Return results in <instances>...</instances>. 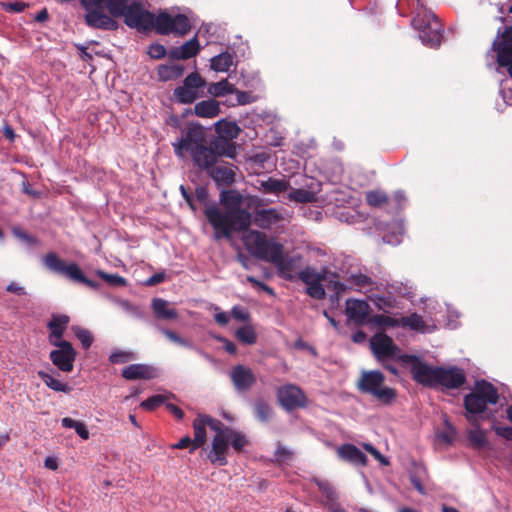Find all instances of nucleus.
Returning <instances> with one entry per match:
<instances>
[{
	"mask_svg": "<svg viewBox=\"0 0 512 512\" xmlns=\"http://www.w3.org/2000/svg\"><path fill=\"white\" fill-rule=\"evenodd\" d=\"M215 130L218 136L207 140L200 125H189L185 135L173 144L175 154L183 157L184 152H189L194 164L199 168H209L221 156L234 158L236 147L231 140L239 134L238 125L235 122L220 120L215 124Z\"/></svg>",
	"mask_w": 512,
	"mask_h": 512,
	"instance_id": "f257e3e1",
	"label": "nucleus"
},
{
	"mask_svg": "<svg viewBox=\"0 0 512 512\" xmlns=\"http://www.w3.org/2000/svg\"><path fill=\"white\" fill-rule=\"evenodd\" d=\"M220 202L225 211H221L216 205L207 206L204 210L205 217L214 229V238L230 239L234 232L249 230L252 223L251 213L242 208L243 196L236 190H224L220 194Z\"/></svg>",
	"mask_w": 512,
	"mask_h": 512,
	"instance_id": "f03ea898",
	"label": "nucleus"
},
{
	"mask_svg": "<svg viewBox=\"0 0 512 512\" xmlns=\"http://www.w3.org/2000/svg\"><path fill=\"white\" fill-rule=\"evenodd\" d=\"M243 243L249 253L257 259L273 264L279 275L288 281L297 280L300 256H284L283 244L268 238L258 230H250L243 235Z\"/></svg>",
	"mask_w": 512,
	"mask_h": 512,
	"instance_id": "7ed1b4c3",
	"label": "nucleus"
},
{
	"mask_svg": "<svg viewBox=\"0 0 512 512\" xmlns=\"http://www.w3.org/2000/svg\"><path fill=\"white\" fill-rule=\"evenodd\" d=\"M498 401L499 393L492 383L486 380L476 381L474 390L464 397L466 419L470 423L475 422L476 415L483 414L488 405H495Z\"/></svg>",
	"mask_w": 512,
	"mask_h": 512,
	"instance_id": "20e7f679",
	"label": "nucleus"
},
{
	"mask_svg": "<svg viewBox=\"0 0 512 512\" xmlns=\"http://www.w3.org/2000/svg\"><path fill=\"white\" fill-rule=\"evenodd\" d=\"M385 375L379 370H363L356 382L359 392L371 395L384 405L392 404L397 398V391L385 385Z\"/></svg>",
	"mask_w": 512,
	"mask_h": 512,
	"instance_id": "39448f33",
	"label": "nucleus"
},
{
	"mask_svg": "<svg viewBox=\"0 0 512 512\" xmlns=\"http://www.w3.org/2000/svg\"><path fill=\"white\" fill-rule=\"evenodd\" d=\"M412 24L419 31V37L425 45L431 48L441 45L443 25L433 12L425 10L418 13L413 17Z\"/></svg>",
	"mask_w": 512,
	"mask_h": 512,
	"instance_id": "423d86ee",
	"label": "nucleus"
},
{
	"mask_svg": "<svg viewBox=\"0 0 512 512\" xmlns=\"http://www.w3.org/2000/svg\"><path fill=\"white\" fill-rule=\"evenodd\" d=\"M43 264L51 272L62 275L71 281L84 284L95 290L100 287V283L84 275L77 263H66L55 252L47 253L43 258Z\"/></svg>",
	"mask_w": 512,
	"mask_h": 512,
	"instance_id": "0eeeda50",
	"label": "nucleus"
},
{
	"mask_svg": "<svg viewBox=\"0 0 512 512\" xmlns=\"http://www.w3.org/2000/svg\"><path fill=\"white\" fill-rule=\"evenodd\" d=\"M328 275L337 278V273L332 272L328 267H323L320 271H317L312 266H306L298 271L297 279L306 284L308 296L316 300H323L326 297V291L322 282L328 280Z\"/></svg>",
	"mask_w": 512,
	"mask_h": 512,
	"instance_id": "6e6552de",
	"label": "nucleus"
},
{
	"mask_svg": "<svg viewBox=\"0 0 512 512\" xmlns=\"http://www.w3.org/2000/svg\"><path fill=\"white\" fill-rule=\"evenodd\" d=\"M153 29L159 35L174 34L184 36L190 32L191 23L184 14L171 16L167 12H161L157 16L153 14L151 30Z\"/></svg>",
	"mask_w": 512,
	"mask_h": 512,
	"instance_id": "1a4fd4ad",
	"label": "nucleus"
},
{
	"mask_svg": "<svg viewBox=\"0 0 512 512\" xmlns=\"http://www.w3.org/2000/svg\"><path fill=\"white\" fill-rule=\"evenodd\" d=\"M403 365H409L413 379L427 387H435L438 366H429L415 355L402 354L398 357Z\"/></svg>",
	"mask_w": 512,
	"mask_h": 512,
	"instance_id": "9d476101",
	"label": "nucleus"
},
{
	"mask_svg": "<svg viewBox=\"0 0 512 512\" xmlns=\"http://www.w3.org/2000/svg\"><path fill=\"white\" fill-rule=\"evenodd\" d=\"M206 85L198 72L190 73L173 91L174 100L180 104H191L200 97L199 89Z\"/></svg>",
	"mask_w": 512,
	"mask_h": 512,
	"instance_id": "9b49d317",
	"label": "nucleus"
},
{
	"mask_svg": "<svg viewBox=\"0 0 512 512\" xmlns=\"http://www.w3.org/2000/svg\"><path fill=\"white\" fill-rule=\"evenodd\" d=\"M492 50L497 54V63L506 67L512 77V25L503 31L497 32V37L492 43Z\"/></svg>",
	"mask_w": 512,
	"mask_h": 512,
	"instance_id": "f8f14e48",
	"label": "nucleus"
},
{
	"mask_svg": "<svg viewBox=\"0 0 512 512\" xmlns=\"http://www.w3.org/2000/svg\"><path fill=\"white\" fill-rule=\"evenodd\" d=\"M56 349L51 350L49 359L59 371L70 373L74 369V362L77 357V351L69 341L55 343Z\"/></svg>",
	"mask_w": 512,
	"mask_h": 512,
	"instance_id": "ddd939ff",
	"label": "nucleus"
},
{
	"mask_svg": "<svg viewBox=\"0 0 512 512\" xmlns=\"http://www.w3.org/2000/svg\"><path fill=\"white\" fill-rule=\"evenodd\" d=\"M124 23L138 31H151L153 13L144 9L140 1H132L123 16Z\"/></svg>",
	"mask_w": 512,
	"mask_h": 512,
	"instance_id": "4468645a",
	"label": "nucleus"
},
{
	"mask_svg": "<svg viewBox=\"0 0 512 512\" xmlns=\"http://www.w3.org/2000/svg\"><path fill=\"white\" fill-rule=\"evenodd\" d=\"M277 400L287 411L304 408L307 405V397L305 393L300 387L294 384H287L278 388Z\"/></svg>",
	"mask_w": 512,
	"mask_h": 512,
	"instance_id": "2eb2a0df",
	"label": "nucleus"
},
{
	"mask_svg": "<svg viewBox=\"0 0 512 512\" xmlns=\"http://www.w3.org/2000/svg\"><path fill=\"white\" fill-rule=\"evenodd\" d=\"M466 381L467 378L463 369L457 366L449 368L439 367L435 387L441 386L446 389H459Z\"/></svg>",
	"mask_w": 512,
	"mask_h": 512,
	"instance_id": "dca6fc26",
	"label": "nucleus"
},
{
	"mask_svg": "<svg viewBox=\"0 0 512 512\" xmlns=\"http://www.w3.org/2000/svg\"><path fill=\"white\" fill-rule=\"evenodd\" d=\"M370 346L379 361L392 358L396 356L399 351L398 346L394 343L393 339L383 332L376 333L370 339Z\"/></svg>",
	"mask_w": 512,
	"mask_h": 512,
	"instance_id": "f3484780",
	"label": "nucleus"
},
{
	"mask_svg": "<svg viewBox=\"0 0 512 512\" xmlns=\"http://www.w3.org/2000/svg\"><path fill=\"white\" fill-rule=\"evenodd\" d=\"M370 306L365 300L347 299L345 314L357 326L370 323Z\"/></svg>",
	"mask_w": 512,
	"mask_h": 512,
	"instance_id": "a211bd4d",
	"label": "nucleus"
},
{
	"mask_svg": "<svg viewBox=\"0 0 512 512\" xmlns=\"http://www.w3.org/2000/svg\"><path fill=\"white\" fill-rule=\"evenodd\" d=\"M231 381L237 391H248L256 383V377L251 368L242 364L233 367L230 373Z\"/></svg>",
	"mask_w": 512,
	"mask_h": 512,
	"instance_id": "6ab92c4d",
	"label": "nucleus"
},
{
	"mask_svg": "<svg viewBox=\"0 0 512 512\" xmlns=\"http://www.w3.org/2000/svg\"><path fill=\"white\" fill-rule=\"evenodd\" d=\"M229 452V441L227 436L214 435L212 439V446L207 454V458L211 464L216 466L227 465V454Z\"/></svg>",
	"mask_w": 512,
	"mask_h": 512,
	"instance_id": "aec40b11",
	"label": "nucleus"
},
{
	"mask_svg": "<svg viewBox=\"0 0 512 512\" xmlns=\"http://www.w3.org/2000/svg\"><path fill=\"white\" fill-rule=\"evenodd\" d=\"M69 323L70 317L66 314H53L51 316V319L47 323V329L49 331L48 342L50 345L64 341L62 337Z\"/></svg>",
	"mask_w": 512,
	"mask_h": 512,
	"instance_id": "412c9836",
	"label": "nucleus"
},
{
	"mask_svg": "<svg viewBox=\"0 0 512 512\" xmlns=\"http://www.w3.org/2000/svg\"><path fill=\"white\" fill-rule=\"evenodd\" d=\"M218 160L209 168H201L206 170L209 176L217 183L218 186H230L235 182V171L233 166L216 165Z\"/></svg>",
	"mask_w": 512,
	"mask_h": 512,
	"instance_id": "4be33fe9",
	"label": "nucleus"
},
{
	"mask_svg": "<svg viewBox=\"0 0 512 512\" xmlns=\"http://www.w3.org/2000/svg\"><path fill=\"white\" fill-rule=\"evenodd\" d=\"M121 375L126 380H150L157 376V371L147 364H131L122 370Z\"/></svg>",
	"mask_w": 512,
	"mask_h": 512,
	"instance_id": "5701e85b",
	"label": "nucleus"
},
{
	"mask_svg": "<svg viewBox=\"0 0 512 512\" xmlns=\"http://www.w3.org/2000/svg\"><path fill=\"white\" fill-rule=\"evenodd\" d=\"M284 218L275 208L256 210L252 222L261 229H270Z\"/></svg>",
	"mask_w": 512,
	"mask_h": 512,
	"instance_id": "b1692460",
	"label": "nucleus"
},
{
	"mask_svg": "<svg viewBox=\"0 0 512 512\" xmlns=\"http://www.w3.org/2000/svg\"><path fill=\"white\" fill-rule=\"evenodd\" d=\"M85 21L88 26L97 29L116 30L118 28L117 21L98 9L89 11L85 15Z\"/></svg>",
	"mask_w": 512,
	"mask_h": 512,
	"instance_id": "393cba45",
	"label": "nucleus"
},
{
	"mask_svg": "<svg viewBox=\"0 0 512 512\" xmlns=\"http://www.w3.org/2000/svg\"><path fill=\"white\" fill-rule=\"evenodd\" d=\"M200 51V44L197 36H194L190 40L186 41L180 47L171 49L168 52V56L174 60H187L196 56Z\"/></svg>",
	"mask_w": 512,
	"mask_h": 512,
	"instance_id": "a878e982",
	"label": "nucleus"
},
{
	"mask_svg": "<svg viewBox=\"0 0 512 512\" xmlns=\"http://www.w3.org/2000/svg\"><path fill=\"white\" fill-rule=\"evenodd\" d=\"M337 455L340 459L354 465L365 466L367 464V456L353 444L346 443L338 447Z\"/></svg>",
	"mask_w": 512,
	"mask_h": 512,
	"instance_id": "bb28decb",
	"label": "nucleus"
},
{
	"mask_svg": "<svg viewBox=\"0 0 512 512\" xmlns=\"http://www.w3.org/2000/svg\"><path fill=\"white\" fill-rule=\"evenodd\" d=\"M194 113L201 118H214L220 113V105L214 99L203 100L196 103Z\"/></svg>",
	"mask_w": 512,
	"mask_h": 512,
	"instance_id": "cd10ccee",
	"label": "nucleus"
},
{
	"mask_svg": "<svg viewBox=\"0 0 512 512\" xmlns=\"http://www.w3.org/2000/svg\"><path fill=\"white\" fill-rule=\"evenodd\" d=\"M152 309L158 319L173 320L178 317L176 309L170 308L169 303L161 298L153 299Z\"/></svg>",
	"mask_w": 512,
	"mask_h": 512,
	"instance_id": "c85d7f7f",
	"label": "nucleus"
},
{
	"mask_svg": "<svg viewBox=\"0 0 512 512\" xmlns=\"http://www.w3.org/2000/svg\"><path fill=\"white\" fill-rule=\"evenodd\" d=\"M289 183L286 180L269 177L267 180L260 181L259 189L267 194H281L288 190Z\"/></svg>",
	"mask_w": 512,
	"mask_h": 512,
	"instance_id": "c756f323",
	"label": "nucleus"
},
{
	"mask_svg": "<svg viewBox=\"0 0 512 512\" xmlns=\"http://www.w3.org/2000/svg\"><path fill=\"white\" fill-rule=\"evenodd\" d=\"M206 422L204 419V415H198L193 421V430H194V438H193V448H201L206 444L207 434H206Z\"/></svg>",
	"mask_w": 512,
	"mask_h": 512,
	"instance_id": "7c9ffc66",
	"label": "nucleus"
},
{
	"mask_svg": "<svg viewBox=\"0 0 512 512\" xmlns=\"http://www.w3.org/2000/svg\"><path fill=\"white\" fill-rule=\"evenodd\" d=\"M184 66L181 64H163L158 67V77L161 81H169L180 78L184 73Z\"/></svg>",
	"mask_w": 512,
	"mask_h": 512,
	"instance_id": "2f4dec72",
	"label": "nucleus"
},
{
	"mask_svg": "<svg viewBox=\"0 0 512 512\" xmlns=\"http://www.w3.org/2000/svg\"><path fill=\"white\" fill-rule=\"evenodd\" d=\"M38 376L45 383V385L53 391L64 393H70L72 391V388L67 383H63L57 380L47 372L38 371Z\"/></svg>",
	"mask_w": 512,
	"mask_h": 512,
	"instance_id": "473e14b6",
	"label": "nucleus"
},
{
	"mask_svg": "<svg viewBox=\"0 0 512 512\" xmlns=\"http://www.w3.org/2000/svg\"><path fill=\"white\" fill-rule=\"evenodd\" d=\"M472 424L475 427L468 431L467 438L474 448H483L487 444L486 432L480 428L477 420Z\"/></svg>",
	"mask_w": 512,
	"mask_h": 512,
	"instance_id": "72a5a7b5",
	"label": "nucleus"
},
{
	"mask_svg": "<svg viewBox=\"0 0 512 512\" xmlns=\"http://www.w3.org/2000/svg\"><path fill=\"white\" fill-rule=\"evenodd\" d=\"M233 64V56L229 52H223L211 59V68L217 72H227Z\"/></svg>",
	"mask_w": 512,
	"mask_h": 512,
	"instance_id": "f704fd0d",
	"label": "nucleus"
},
{
	"mask_svg": "<svg viewBox=\"0 0 512 512\" xmlns=\"http://www.w3.org/2000/svg\"><path fill=\"white\" fill-rule=\"evenodd\" d=\"M235 91L234 85L229 83L226 79L211 83L208 87V93L214 97H222L227 94H232Z\"/></svg>",
	"mask_w": 512,
	"mask_h": 512,
	"instance_id": "c9c22d12",
	"label": "nucleus"
},
{
	"mask_svg": "<svg viewBox=\"0 0 512 512\" xmlns=\"http://www.w3.org/2000/svg\"><path fill=\"white\" fill-rule=\"evenodd\" d=\"M400 327H408L411 330L423 332L426 328V323L422 316L417 313H412L409 316L400 318Z\"/></svg>",
	"mask_w": 512,
	"mask_h": 512,
	"instance_id": "e433bc0d",
	"label": "nucleus"
},
{
	"mask_svg": "<svg viewBox=\"0 0 512 512\" xmlns=\"http://www.w3.org/2000/svg\"><path fill=\"white\" fill-rule=\"evenodd\" d=\"M129 0H106V8L112 17H123L129 8Z\"/></svg>",
	"mask_w": 512,
	"mask_h": 512,
	"instance_id": "4c0bfd02",
	"label": "nucleus"
},
{
	"mask_svg": "<svg viewBox=\"0 0 512 512\" xmlns=\"http://www.w3.org/2000/svg\"><path fill=\"white\" fill-rule=\"evenodd\" d=\"M370 324L380 328L400 327V319H396L384 314H375L370 317Z\"/></svg>",
	"mask_w": 512,
	"mask_h": 512,
	"instance_id": "58836bf2",
	"label": "nucleus"
},
{
	"mask_svg": "<svg viewBox=\"0 0 512 512\" xmlns=\"http://www.w3.org/2000/svg\"><path fill=\"white\" fill-rule=\"evenodd\" d=\"M228 431V435H227V438H228V441H229V444H231L232 448L240 453L243 451L244 447L248 444V440L246 438V436L239 432V431H235L233 429L231 430H227Z\"/></svg>",
	"mask_w": 512,
	"mask_h": 512,
	"instance_id": "ea45409f",
	"label": "nucleus"
},
{
	"mask_svg": "<svg viewBox=\"0 0 512 512\" xmlns=\"http://www.w3.org/2000/svg\"><path fill=\"white\" fill-rule=\"evenodd\" d=\"M366 202L371 207H382L389 202L385 192L380 190L368 191L365 195Z\"/></svg>",
	"mask_w": 512,
	"mask_h": 512,
	"instance_id": "a19ab883",
	"label": "nucleus"
},
{
	"mask_svg": "<svg viewBox=\"0 0 512 512\" xmlns=\"http://www.w3.org/2000/svg\"><path fill=\"white\" fill-rule=\"evenodd\" d=\"M254 409L257 418L262 422H268L273 416L271 406L263 399L257 400Z\"/></svg>",
	"mask_w": 512,
	"mask_h": 512,
	"instance_id": "79ce46f5",
	"label": "nucleus"
},
{
	"mask_svg": "<svg viewBox=\"0 0 512 512\" xmlns=\"http://www.w3.org/2000/svg\"><path fill=\"white\" fill-rule=\"evenodd\" d=\"M236 337L244 344L252 345L257 341V335L254 328L250 325L240 327L236 331Z\"/></svg>",
	"mask_w": 512,
	"mask_h": 512,
	"instance_id": "37998d69",
	"label": "nucleus"
},
{
	"mask_svg": "<svg viewBox=\"0 0 512 512\" xmlns=\"http://www.w3.org/2000/svg\"><path fill=\"white\" fill-rule=\"evenodd\" d=\"M373 301L377 309L384 312H388L390 309L397 307V301L392 296L377 295Z\"/></svg>",
	"mask_w": 512,
	"mask_h": 512,
	"instance_id": "c03bdc74",
	"label": "nucleus"
},
{
	"mask_svg": "<svg viewBox=\"0 0 512 512\" xmlns=\"http://www.w3.org/2000/svg\"><path fill=\"white\" fill-rule=\"evenodd\" d=\"M348 281L354 285L357 286L359 289L369 288L372 289L374 285V281L371 277L358 273V274H351L348 278Z\"/></svg>",
	"mask_w": 512,
	"mask_h": 512,
	"instance_id": "a18cd8bd",
	"label": "nucleus"
},
{
	"mask_svg": "<svg viewBox=\"0 0 512 512\" xmlns=\"http://www.w3.org/2000/svg\"><path fill=\"white\" fill-rule=\"evenodd\" d=\"M204 419L206 425L210 427L211 430L215 431V435H222L224 437L228 435L227 430H231L230 427L224 425L220 420L212 418L208 415H204Z\"/></svg>",
	"mask_w": 512,
	"mask_h": 512,
	"instance_id": "49530a36",
	"label": "nucleus"
},
{
	"mask_svg": "<svg viewBox=\"0 0 512 512\" xmlns=\"http://www.w3.org/2000/svg\"><path fill=\"white\" fill-rule=\"evenodd\" d=\"M72 329L77 339L81 342L82 347L84 349H89L94 340L91 332L81 327H73Z\"/></svg>",
	"mask_w": 512,
	"mask_h": 512,
	"instance_id": "de8ad7c7",
	"label": "nucleus"
},
{
	"mask_svg": "<svg viewBox=\"0 0 512 512\" xmlns=\"http://www.w3.org/2000/svg\"><path fill=\"white\" fill-rule=\"evenodd\" d=\"M167 399H168V396H166V395H161V394L153 395V396L147 398L146 400H144L141 403V407L148 411H153V410L157 409L158 407H160L162 404H164Z\"/></svg>",
	"mask_w": 512,
	"mask_h": 512,
	"instance_id": "09e8293b",
	"label": "nucleus"
},
{
	"mask_svg": "<svg viewBox=\"0 0 512 512\" xmlns=\"http://www.w3.org/2000/svg\"><path fill=\"white\" fill-rule=\"evenodd\" d=\"M96 274L111 286L120 287L126 285V279L118 274H108L102 270H98Z\"/></svg>",
	"mask_w": 512,
	"mask_h": 512,
	"instance_id": "8fccbe9b",
	"label": "nucleus"
},
{
	"mask_svg": "<svg viewBox=\"0 0 512 512\" xmlns=\"http://www.w3.org/2000/svg\"><path fill=\"white\" fill-rule=\"evenodd\" d=\"M445 424L446 429L437 433V439L440 442L450 445L454 441L456 430L447 420L445 421Z\"/></svg>",
	"mask_w": 512,
	"mask_h": 512,
	"instance_id": "3c124183",
	"label": "nucleus"
},
{
	"mask_svg": "<svg viewBox=\"0 0 512 512\" xmlns=\"http://www.w3.org/2000/svg\"><path fill=\"white\" fill-rule=\"evenodd\" d=\"M291 199L295 200L296 202L300 203H309L315 200L314 193L305 190V189H295L290 194Z\"/></svg>",
	"mask_w": 512,
	"mask_h": 512,
	"instance_id": "603ef678",
	"label": "nucleus"
},
{
	"mask_svg": "<svg viewBox=\"0 0 512 512\" xmlns=\"http://www.w3.org/2000/svg\"><path fill=\"white\" fill-rule=\"evenodd\" d=\"M134 354L129 351L118 350L109 356V361L113 364L126 363L134 359Z\"/></svg>",
	"mask_w": 512,
	"mask_h": 512,
	"instance_id": "864d4df0",
	"label": "nucleus"
},
{
	"mask_svg": "<svg viewBox=\"0 0 512 512\" xmlns=\"http://www.w3.org/2000/svg\"><path fill=\"white\" fill-rule=\"evenodd\" d=\"M327 283L328 289L333 290L336 294H340L345 292L347 287L344 283L339 281V275L337 274V278H332L331 275H328V280H324Z\"/></svg>",
	"mask_w": 512,
	"mask_h": 512,
	"instance_id": "5fc2aeb1",
	"label": "nucleus"
},
{
	"mask_svg": "<svg viewBox=\"0 0 512 512\" xmlns=\"http://www.w3.org/2000/svg\"><path fill=\"white\" fill-rule=\"evenodd\" d=\"M13 234L15 237H17L21 241L27 243L28 245L32 246V245L38 244V239L36 237L30 235L29 233H27L26 231H24L20 228H14Z\"/></svg>",
	"mask_w": 512,
	"mask_h": 512,
	"instance_id": "6e6d98bb",
	"label": "nucleus"
},
{
	"mask_svg": "<svg viewBox=\"0 0 512 512\" xmlns=\"http://www.w3.org/2000/svg\"><path fill=\"white\" fill-rule=\"evenodd\" d=\"M317 486L320 490V492L326 496V498L329 501H335L336 500V493L334 489L331 487V485L326 481H317Z\"/></svg>",
	"mask_w": 512,
	"mask_h": 512,
	"instance_id": "4d7b16f0",
	"label": "nucleus"
},
{
	"mask_svg": "<svg viewBox=\"0 0 512 512\" xmlns=\"http://www.w3.org/2000/svg\"><path fill=\"white\" fill-rule=\"evenodd\" d=\"M162 333L172 342L184 346V347H190V343L188 340L180 337L177 333H175L172 330L169 329H162Z\"/></svg>",
	"mask_w": 512,
	"mask_h": 512,
	"instance_id": "13d9d810",
	"label": "nucleus"
},
{
	"mask_svg": "<svg viewBox=\"0 0 512 512\" xmlns=\"http://www.w3.org/2000/svg\"><path fill=\"white\" fill-rule=\"evenodd\" d=\"M387 290L389 292H393L402 296H405L406 294L409 293V287L406 284L399 281L387 283Z\"/></svg>",
	"mask_w": 512,
	"mask_h": 512,
	"instance_id": "bf43d9fd",
	"label": "nucleus"
},
{
	"mask_svg": "<svg viewBox=\"0 0 512 512\" xmlns=\"http://www.w3.org/2000/svg\"><path fill=\"white\" fill-rule=\"evenodd\" d=\"M148 53H149L150 57L153 59H161V58L165 57V55L167 54V51L163 45L155 43V44H151L149 46Z\"/></svg>",
	"mask_w": 512,
	"mask_h": 512,
	"instance_id": "052dcab7",
	"label": "nucleus"
},
{
	"mask_svg": "<svg viewBox=\"0 0 512 512\" xmlns=\"http://www.w3.org/2000/svg\"><path fill=\"white\" fill-rule=\"evenodd\" d=\"M231 316L234 319L243 322H247L250 319V313L248 312V310L240 306H234L232 308Z\"/></svg>",
	"mask_w": 512,
	"mask_h": 512,
	"instance_id": "680f3d73",
	"label": "nucleus"
},
{
	"mask_svg": "<svg viewBox=\"0 0 512 512\" xmlns=\"http://www.w3.org/2000/svg\"><path fill=\"white\" fill-rule=\"evenodd\" d=\"M246 281L249 282L252 286L265 291L267 294H269L271 296L275 295V292H274L273 288H271L270 286L266 285L265 283L259 281L254 276L248 275L246 277Z\"/></svg>",
	"mask_w": 512,
	"mask_h": 512,
	"instance_id": "e2e57ef3",
	"label": "nucleus"
},
{
	"mask_svg": "<svg viewBox=\"0 0 512 512\" xmlns=\"http://www.w3.org/2000/svg\"><path fill=\"white\" fill-rule=\"evenodd\" d=\"M364 449L369 452L376 460L381 462L384 465H388L389 462L385 456L381 454V452L375 448L372 444L365 443L363 445Z\"/></svg>",
	"mask_w": 512,
	"mask_h": 512,
	"instance_id": "0e129e2a",
	"label": "nucleus"
},
{
	"mask_svg": "<svg viewBox=\"0 0 512 512\" xmlns=\"http://www.w3.org/2000/svg\"><path fill=\"white\" fill-rule=\"evenodd\" d=\"M193 439L189 436L182 437L176 444L172 445L174 449H185L189 448V452L192 453L198 448H193Z\"/></svg>",
	"mask_w": 512,
	"mask_h": 512,
	"instance_id": "69168bd1",
	"label": "nucleus"
},
{
	"mask_svg": "<svg viewBox=\"0 0 512 512\" xmlns=\"http://www.w3.org/2000/svg\"><path fill=\"white\" fill-rule=\"evenodd\" d=\"M208 189L205 186H198L195 189L194 197L196 201L201 204H206L208 201Z\"/></svg>",
	"mask_w": 512,
	"mask_h": 512,
	"instance_id": "338daca9",
	"label": "nucleus"
},
{
	"mask_svg": "<svg viewBox=\"0 0 512 512\" xmlns=\"http://www.w3.org/2000/svg\"><path fill=\"white\" fill-rule=\"evenodd\" d=\"M494 431L497 435L512 441V427L494 426Z\"/></svg>",
	"mask_w": 512,
	"mask_h": 512,
	"instance_id": "774afa93",
	"label": "nucleus"
}]
</instances>
